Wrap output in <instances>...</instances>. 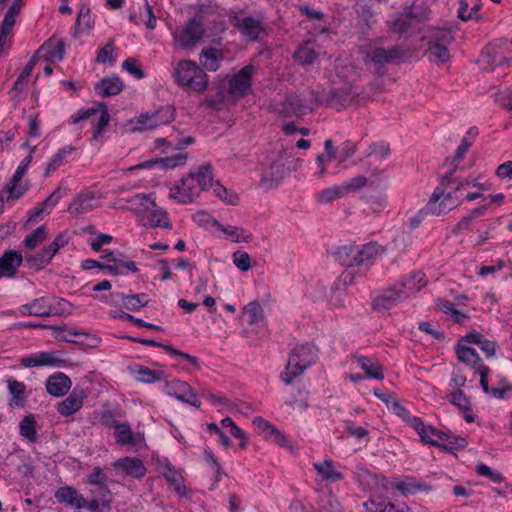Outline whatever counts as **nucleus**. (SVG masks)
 <instances>
[{"label": "nucleus", "mask_w": 512, "mask_h": 512, "mask_svg": "<svg viewBox=\"0 0 512 512\" xmlns=\"http://www.w3.org/2000/svg\"><path fill=\"white\" fill-rule=\"evenodd\" d=\"M213 186V173L210 164L198 167L181 179V185L171 190L170 197L177 199L180 203H192L200 193Z\"/></svg>", "instance_id": "nucleus-1"}, {"label": "nucleus", "mask_w": 512, "mask_h": 512, "mask_svg": "<svg viewBox=\"0 0 512 512\" xmlns=\"http://www.w3.org/2000/svg\"><path fill=\"white\" fill-rule=\"evenodd\" d=\"M319 106V95L314 91L305 94H290L283 100H275L270 110L282 117H300L310 113Z\"/></svg>", "instance_id": "nucleus-2"}, {"label": "nucleus", "mask_w": 512, "mask_h": 512, "mask_svg": "<svg viewBox=\"0 0 512 512\" xmlns=\"http://www.w3.org/2000/svg\"><path fill=\"white\" fill-rule=\"evenodd\" d=\"M317 359V350L313 344L305 343L297 345L289 354L285 370L280 374V379L286 385L292 384Z\"/></svg>", "instance_id": "nucleus-3"}, {"label": "nucleus", "mask_w": 512, "mask_h": 512, "mask_svg": "<svg viewBox=\"0 0 512 512\" xmlns=\"http://www.w3.org/2000/svg\"><path fill=\"white\" fill-rule=\"evenodd\" d=\"M174 77L178 85L190 91L202 93L208 86L207 74L190 60H183L177 64Z\"/></svg>", "instance_id": "nucleus-4"}, {"label": "nucleus", "mask_w": 512, "mask_h": 512, "mask_svg": "<svg viewBox=\"0 0 512 512\" xmlns=\"http://www.w3.org/2000/svg\"><path fill=\"white\" fill-rule=\"evenodd\" d=\"M286 153L282 150L269 153L262 164L261 184L266 188L278 185L288 173Z\"/></svg>", "instance_id": "nucleus-5"}, {"label": "nucleus", "mask_w": 512, "mask_h": 512, "mask_svg": "<svg viewBox=\"0 0 512 512\" xmlns=\"http://www.w3.org/2000/svg\"><path fill=\"white\" fill-rule=\"evenodd\" d=\"M91 119L93 124V140H98L110 121V115L106 110L105 103H99L96 107L81 109L78 115L72 120L74 124L80 121Z\"/></svg>", "instance_id": "nucleus-6"}, {"label": "nucleus", "mask_w": 512, "mask_h": 512, "mask_svg": "<svg viewBox=\"0 0 512 512\" xmlns=\"http://www.w3.org/2000/svg\"><path fill=\"white\" fill-rule=\"evenodd\" d=\"M175 110L172 106H164L151 113L141 114L136 120L134 130L143 131L167 124L174 119Z\"/></svg>", "instance_id": "nucleus-7"}, {"label": "nucleus", "mask_w": 512, "mask_h": 512, "mask_svg": "<svg viewBox=\"0 0 512 512\" xmlns=\"http://www.w3.org/2000/svg\"><path fill=\"white\" fill-rule=\"evenodd\" d=\"M406 56L405 51L398 45L393 46L390 49H384L377 47L371 49L367 54L365 61L374 64L379 68L390 63H399Z\"/></svg>", "instance_id": "nucleus-8"}, {"label": "nucleus", "mask_w": 512, "mask_h": 512, "mask_svg": "<svg viewBox=\"0 0 512 512\" xmlns=\"http://www.w3.org/2000/svg\"><path fill=\"white\" fill-rule=\"evenodd\" d=\"M252 64L244 66L229 81L228 93L233 97L245 96L251 88L252 76L255 72Z\"/></svg>", "instance_id": "nucleus-9"}, {"label": "nucleus", "mask_w": 512, "mask_h": 512, "mask_svg": "<svg viewBox=\"0 0 512 512\" xmlns=\"http://www.w3.org/2000/svg\"><path fill=\"white\" fill-rule=\"evenodd\" d=\"M407 299L406 291L400 290L395 284L385 289L380 295L376 296L371 303L372 309L377 312L390 310L398 303Z\"/></svg>", "instance_id": "nucleus-10"}, {"label": "nucleus", "mask_w": 512, "mask_h": 512, "mask_svg": "<svg viewBox=\"0 0 512 512\" xmlns=\"http://www.w3.org/2000/svg\"><path fill=\"white\" fill-rule=\"evenodd\" d=\"M356 94L347 87L332 88L326 94L319 96V105L340 109L350 105Z\"/></svg>", "instance_id": "nucleus-11"}, {"label": "nucleus", "mask_w": 512, "mask_h": 512, "mask_svg": "<svg viewBox=\"0 0 512 512\" xmlns=\"http://www.w3.org/2000/svg\"><path fill=\"white\" fill-rule=\"evenodd\" d=\"M166 393L169 396L175 397L177 400L192 405L196 408L201 406V402L198 400L191 386L180 380H173L166 383Z\"/></svg>", "instance_id": "nucleus-12"}, {"label": "nucleus", "mask_w": 512, "mask_h": 512, "mask_svg": "<svg viewBox=\"0 0 512 512\" xmlns=\"http://www.w3.org/2000/svg\"><path fill=\"white\" fill-rule=\"evenodd\" d=\"M407 421L410 424V426L413 427L418 432L423 442L437 446L446 451H451L452 448H448L447 446L438 443L436 440H433L430 437V435H436L439 439H446V433L432 426H425L422 420L416 416H410Z\"/></svg>", "instance_id": "nucleus-13"}, {"label": "nucleus", "mask_w": 512, "mask_h": 512, "mask_svg": "<svg viewBox=\"0 0 512 512\" xmlns=\"http://www.w3.org/2000/svg\"><path fill=\"white\" fill-rule=\"evenodd\" d=\"M204 33L205 29L202 24L192 18L184 26L181 34L177 38V41L184 48H192L202 39Z\"/></svg>", "instance_id": "nucleus-14"}, {"label": "nucleus", "mask_w": 512, "mask_h": 512, "mask_svg": "<svg viewBox=\"0 0 512 512\" xmlns=\"http://www.w3.org/2000/svg\"><path fill=\"white\" fill-rule=\"evenodd\" d=\"M235 26L248 41H260L266 35L263 23L253 17L238 19Z\"/></svg>", "instance_id": "nucleus-15"}, {"label": "nucleus", "mask_w": 512, "mask_h": 512, "mask_svg": "<svg viewBox=\"0 0 512 512\" xmlns=\"http://www.w3.org/2000/svg\"><path fill=\"white\" fill-rule=\"evenodd\" d=\"M96 192L85 190L79 193L70 203L68 212L71 214H85L97 207Z\"/></svg>", "instance_id": "nucleus-16"}, {"label": "nucleus", "mask_w": 512, "mask_h": 512, "mask_svg": "<svg viewBox=\"0 0 512 512\" xmlns=\"http://www.w3.org/2000/svg\"><path fill=\"white\" fill-rule=\"evenodd\" d=\"M443 194L444 189H442L441 187L435 188L426 207L421 209L415 216H413L410 219L409 226L411 229L417 228L419 224L423 221L424 216L426 214L431 213L433 215L439 216L444 212V209L440 208V206H437V202L441 199V196H443Z\"/></svg>", "instance_id": "nucleus-17"}, {"label": "nucleus", "mask_w": 512, "mask_h": 512, "mask_svg": "<svg viewBox=\"0 0 512 512\" xmlns=\"http://www.w3.org/2000/svg\"><path fill=\"white\" fill-rule=\"evenodd\" d=\"M85 397L83 389L74 388L71 394L58 404L57 411L62 416H70L81 409Z\"/></svg>", "instance_id": "nucleus-18"}, {"label": "nucleus", "mask_w": 512, "mask_h": 512, "mask_svg": "<svg viewBox=\"0 0 512 512\" xmlns=\"http://www.w3.org/2000/svg\"><path fill=\"white\" fill-rule=\"evenodd\" d=\"M72 382L70 378L61 372L49 376L46 380V390L54 397H61L70 390Z\"/></svg>", "instance_id": "nucleus-19"}, {"label": "nucleus", "mask_w": 512, "mask_h": 512, "mask_svg": "<svg viewBox=\"0 0 512 512\" xmlns=\"http://www.w3.org/2000/svg\"><path fill=\"white\" fill-rule=\"evenodd\" d=\"M55 498L60 502L76 509H82L87 505V499L84 498L77 489L71 486L59 488L55 492Z\"/></svg>", "instance_id": "nucleus-20"}, {"label": "nucleus", "mask_w": 512, "mask_h": 512, "mask_svg": "<svg viewBox=\"0 0 512 512\" xmlns=\"http://www.w3.org/2000/svg\"><path fill=\"white\" fill-rule=\"evenodd\" d=\"M23 262L21 253L14 250H7L0 257V278L12 277L16 273V269Z\"/></svg>", "instance_id": "nucleus-21"}, {"label": "nucleus", "mask_w": 512, "mask_h": 512, "mask_svg": "<svg viewBox=\"0 0 512 512\" xmlns=\"http://www.w3.org/2000/svg\"><path fill=\"white\" fill-rule=\"evenodd\" d=\"M141 222L144 226L148 227H162L170 228L171 223L168 219L167 213L158 207L154 202V207H149L148 211L141 217Z\"/></svg>", "instance_id": "nucleus-22"}, {"label": "nucleus", "mask_w": 512, "mask_h": 512, "mask_svg": "<svg viewBox=\"0 0 512 512\" xmlns=\"http://www.w3.org/2000/svg\"><path fill=\"white\" fill-rule=\"evenodd\" d=\"M426 284L427 280L425 278V274L421 271L412 272L401 281L395 283L400 290L406 291L407 298L411 294L418 292L421 288L426 286Z\"/></svg>", "instance_id": "nucleus-23"}, {"label": "nucleus", "mask_w": 512, "mask_h": 512, "mask_svg": "<svg viewBox=\"0 0 512 512\" xmlns=\"http://www.w3.org/2000/svg\"><path fill=\"white\" fill-rule=\"evenodd\" d=\"M114 466L118 469H121L127 475L141 478L146 473V467L141 459L135 457H124L118 459Z\"/></svg>", "instance_id": "nucleus-24"}, {"label": "nucleus", "mask_w": 512, "mask_h": 512, "mask_svg": "<svg viewBox=\"0 0 512 512\" xmlns=\"http://www.w3.org/2000/svg\"><path fill=\"white\" fill-rule=\"evenodd\" d=\"M64 362L57 356L56 352H42L35 357H26L21 360V364L28 368L44 365L60 366Z\"/></svg>", "instance_id": "nucleus-25"}, {"label": "nucleus", "mask_w": 512, "mask_h": 512, "mask_svg": "<svg viewBox=\"0 0 512 512\" xmlns=\"http://www.w3.org/2000/svg\"><path fill=\"white\" fill-rule=\"evenodd\" d=\"M52 46V39H48L43 43V45L38 49V51L33 55V57L26 63L23 71L17 78L16 82L14 83L13 89L14 90H22L28 83V80L30 78V75L36 65L37 62V54L39 51L44 49H49Z\"/></svg>", "instance_id": "nucleus-26"}, {"label": "nucleus", "mask_w": 512, "mask_h": 512, "mask_svg": "<svg viewBox=\"0 0 512 512\" xmlns=\"http://www.w3.org/2000/svg\"><path fill=\"white\" fill-rule=\"evenodd\" d=\"M337 158V148L334 147L331 139H327L324 142V152L317 156L316 163L318 166V171L316 172V176L318 178L324 177L327 173V164L332 160Z\"/></svg>", "instance_id": "nucleus-27"}, {"label": "nucleus", "mask_w": 512, "mask_h": 512, "mask_svg": "<svg viewBox=\"0 0 512 512\" xmlns=\"http://www.w3.org/2000/svg\"><path fill=\"white\" fill-rule=\"evenodd\" d=\"M123 87L119 77H105L95 85V91L103 97H109L119 94Z\"/></svg>", "instance_id": "nucleus-28"}, {"label": "nucleus", "mask_w": 512, "mask_h": 512, "mask_svg": "<svg viewBox=\"0 0 512 512\" xmlns=\"http://www.w3.org/2000/svg\"><path fill=\"white\" fill-rule=\"evenodd\" d=\"M48 302V297L33 299L31 302L21 305L19 312L23 316L47 317Z\"/></svg>", "instance_id": "nucleus-29"}, {"label": "nucleus", "mask_w": 512, "mask_h": 512, "mask_svg": "<svg viewBox=\"0 0 512 512\" xmlns=\"http://www.w3.org/2000/svg\"><path fill=\"white\" fill-rule=\"evenodd\" d=\"M26 171L27 170L25 169V166H18L13 177L3 188V192H7V201L12 199H19L25 193V189L21 186H18V183L21 181Z\"/></svg>", "instance_id": "nucleus-30"}, {"label": "nucleus", "mask_w": 512, "mask_h": 512, "mask_svg": "<svg viewBox=\"0 0 512 512\" xmlns=\"http://www.w3.org/2000/svg\"><path fill=\"white\" fill-rule=\"evenodd\" d=\"M455 350L458 360L462 363L471 366L475 371L481 366V358L474 348L458 343Z\"/></svg>", "instance_id": "nucleus-31"}, {"label": "nucleus", "mask_w": 512, "mask_h": 512, "mask_svg": "<svg viewBox=\"0 0 512 512\" xmlns=\"http://www.w3.org/2000/svg\"><path fill=\"white\" fill-rule=\"evenodd\" d=\"M506 61L504 56L498 54L494 48L487 47L481 53L478 63L482 70L492 71L496 65Z\"/></svg>", "instance_id": "nucleus-32"}, {"label": "nucleus", "mask_w": 512, "mask_h": 512, "mask_svg": "<svg viewBox=\"0 0 512 512\" xmlns=\"http://www.w3.org/2000/svg\"><path fill=\"white\" fill-rule=\"evenodd\" d=\"M127 203L130 204L128 209L135 212L138 216L142 217L146 211H148L149 207H154V199H152V194H136L127 200Z\"/></svg>", "instance_id": "nucleus-33"}, {"label": "nucleus", "mask_w": 512, "mask_h": 512, "mask_svg": "<svg viewBox=\"0 0 512 512\" xmlns=\"http://www.w3.org/2000/svg\"><path fill=\"white\" fill-rule=\"evenodd\" d=\"M356 362L360 368L365 372L366 378H372L376 380H383V368L380 364H374L372 360L365 356H356Z\"/></svg>", "instance_id": "nucleus-34"}, {"label": "nucleus", "mask_w": 512, "mask_h": 512, "mask_svg": "<svg viewBox=\"0 0 512 512\" xmlns=\"http://www.w3.org/2000/svg\"><path fill=\"white\" fill-rule=\"evenodd\" d=\"M187 155L183 153L176 154L171 157L156 158L154 160L146 161L139 165L141 168H150L156 164H161L164 169L174 168L179 165H183L186 162Z\"/></svg>", "instance_id": "nucleus-35"}, {"label": "nucleus", "mask_w": 512, "mask_h": 512, "mask_svg": "<svg viewBox=\"0 0 512 512\" xmlns=\"http://www.w3.org/2000/svg\"><path fill=\"white\" fill-rule=\"evenodd\" d=\"M404 11L415 22H424L429 19L431 14L430 8L424 1H415L411 6L405 7Z\"/></svg>", "instance_id": "nucleus-36"}, {"label": "nucleus", "mask_w": 512, "mask_h": 512, "mask_svg": "<svg viewBox=\"0 0 512 512\" xmlns=\"http://www.w3.org/2000/svg\"><path fill=\"white\" fill-rule=\"evenodd\" d=\"M357 245H344L337 251V257L342 265L347 267L359 266Z\"/></svg>", "instance_id": "nucleus-37"}, {"label": "nucleus", "mask_w": 512, "mask_h": 512, "mask_svg": "<svg viewBox=\"0 0 512 512\" xmlns=\"http://www.w3.org/2000/svg\"><path fill=\"white\" fill-rule=\"evenodd\" d=\"M318 57L314 49V43L307 41L300 45L294 52V59L300 64H312Z\"/></svg>", "instance_id": "nucleus-38"}, {"label": "nucleus", "mask_w": 512, "mask_h": 512, "mask_svg": "<svg viewBox=\"0 0 512 512\" xmlns=\"http://www.w3.org/2000/svg\"><path fill=\"white\" fill-rule=\"evenodd\" d=\"M60 198V189H56L43 202H41L38 206L31 210L29 215V221H35L45 211L51 210L53 207H55Z\"/></svg>", "instance_id": "nucleus-39"}, {"label": "nucleus", "mask_w": 512, "mask_h": 512, "mask_svg": "<svg viewBox=\"0 0 512 512\" xmlns=\"http://www.w3.org/2000/svg\"><path fill=\"white\" fill-rule=\"evenodd\" d=\"M448 44H432L428 43L426 55L429 60L435 63H445L450 58V53L447 48Z\"/></svg>", "instance_id": "nucleus-40"}, {"label": "nucleus", "mask_w": 512, "mask_h": 512, "mask_svg": "<svg viewBox=\"0 0 512 512\" xmlns=\"http://www.w3.org/2000/svg\"><path fill=\"white\" fill-rule=\"evenodd\" d=\"M389 30L392 33L403 34L406 33L410 27L412 26V20L407 15L405 11L402 13H397L394 17L388 22Z\"/></svg>", "instance_id": "nucleus-41"}, {"label": "nucleus", "mask_w": 512, "mask_h": 512, "mask_svg": "<svg viewBox=\"0 0 512 512\" xmlns=\"http://www.w3.org/2000/svg\"><path fill=\"white\" fill-rule=\"evenodd\" d=\"M315 470L326 480L339 481L344 478L343 473L334 469L331 460H324L321 463L313 464Z\"/></svg>", "instance_id": "nucleus-42"}, {"label": "nucleus", "mask_w": 512, "mask_h": 512, "mask_svg": "<svg viewBox=\"0 0 512 512\" xmlns=\"http://www.w3.org/2000/svg\"><path fill=\"white\" fill-rule=\"evenodd\" d=\"M51 260L52 259L49 257L45 249H42L35 254H27L24 257V261L27 267L34 270H41L45 268L51 262Z\"/></svg>", "instance_id": "nucleus-43"}, {"label": "nucleus", "mask_w": 512, "mask_h": 512, "mask_svg": "<svg viewBox=\"0 0 512 512\" xmlns=\"http://www.w3.org/2000/svg\"><path fill=\"white\" fill-rule=\"evenodd\" d=\"M115 438H116V442L122 446H124V445L134 446L137 443L134 433L132 432L131 427L128 423L119 424L115 428Z\"/></svg>", "instance_id": "nucleus-44"}, {"label": "nucleus", "mask_w": 512, "mask_h": 512, "mask_svg": "<svg viewBox=\"0 0 512 512\" xmlns=\"http://www.w3.org/2000/svg\"><path fill=\"white\" fill-rule=\"evenodd\" d=\"M8 389L12 394L10 406H22L25 402V385L14 379L8 380Z\"/></svg>", "instance_id": "nucleus-45"}, {"label": "nucleus", "mask_w": 512, "mask_h": 512, "mask_svg": "<svg viewBox=\"0 0 512 512\" xmlns=\"http://www.w3.org/2000/svg\"><path fill=\"white\" fill-rule=\"evenodd\" d=\"M132 373L136 375L137 380L143 383H154L161 380L162 372H157L148 367L136 365L132 368Z\"/></svg>", "instance_id": "nucleus-46"}, {"label": "nucleus", "mask_w": 512, "mask_h": 512, "mask_svg": "<svg viewBox=\"0 0 512 512\" xmlns=\"http://www.w3.org/2000/svg\"><path fill=\"white\" fill-rule=\"evenodd\" d=\"M35 419L33 415L25 416L19 425L20 435L30 442L34 443L37 441V433L35 430Z\"/></svg>", "instance_id": "nucleus-47"}, {"label": "nucleus", "mask_w": 512, "mask_h": 512, "mask_svg": "<svg viewBox=\"0 0 512 512\" xmlns=\"http://www.w3.org/2000/svg\"><path fill=\"white\" fill-rule=\"evenodd\" d=\"M55 304L48 302L47 317L49 316H68L71 314L72 304L63 298H53Z\"/></svg>", "instance_id": "nucleus-48"}, {"label": "nucleus", "mask_w": 512, "mask_h": 512, "mask_svg": "<svg viewBox=\"0 0 512 512\" xmlns=\"http://www.w3.org/2000/svg\"><path fill=\"white\" fill-rule=\"evenodd\" d=\"M428 43L432 44H451L454 41L452 31L447 28H434L431 34L427 36Z\"/></svg>", "instance_id": "nucleus-49"}, {"label": "nucleus", "mask_w": 512, "mask_h": 512, "mask_svg": "<svg viewBox=\"0 0 512 512\" xmlns=\"http://www.w3.org/2000/svg\"><path fill=\"white\" fill-rule=\"evenodd\" d=\"M120 296L123 300L124 306L127 309L133 310V311H137L140 308L147 306L149 303L147 295L144 293L134 294V295L121 294Z\"/></svg>", "instance_id": "nucleus-50"}, {"label": "nucleus", "mask_w": 512, "mask_h": 512, "mask_svg": "<svg viewBox=\"0 0 512 512\" xmlns=\"http://www.w3.org/2000/svg\"><path fill=\"white\" fill-rule=\"evenodd\" d=\"M357 248H358V252H359V254H358L359 265L365 263L368 260L375 258L380 251V246L377 243H373V242L367 243L364 245H357Z\"/></svg>", "instance_id": "nucleus-51"}, {"label": "nucleus", "mask_w": 512, "mask_h": 512, "mask_svg": "<svg viewBox=\"0 0 512 512\" xmlns=\"http://www.w3.org/2000/svg\"><path fill=\"white\" fill-rule=\"evenodd\" d=\"M75 150L76 148L72 145L60 149L51 159V161L47 164L45 176H48L51 172L55 171L62 164L65 157Z\"/></svg>", "instance_id": "nucleus-52"}, {"label": "nucleus", "mask_w": 512, "mask_h": 512, "mask_svg": "<svg viewBox=\"0 0 512 512\" xmlns=\"http://www.w3.org/2000/svg\"><path fill=\"white\" fill-rule=\"evenodd\" d=\"M346 195L345 188L341 186L326 188L322 190L318 196L317 200L320 203H331L332 201L342 198Z\"/></svg>", "instance_id": "nucleus-53"}, {"label": "nucleus", "mask_w": 512, "mask_h": 512, "mask_svg": "<svg viewBox=\"0 0 512 512\" xmlns=\"http://www.w3.org/2000/svg\"><path fill=\"white\" fill-rule=\"evenodd\" d=\"M201 57L204 58L202 65L205 69L209 71H217L220 67L219 60L220 58L217 56V50L215 48H206L201 52Z\"/></svg>", "instance_id": "nucleus-54"}, {"label": "nucleus", "mask_w": 512, "mask_h": 512, "mask_svg": "<svg viewBox=\"0 0 512 512\" xmlns=\"http://www.w3.org/2000/svg\"><path fill=\"white\" fill-rule=\"evenodd\" d=\"M91 497L95 499H99L101 501V505L103 508H106L107 510L110 509L111 504V497H110V490L107 487L106 483L95 485L91 490Z\"/></svg>", "instance_id": "nucleus-55"}, {"label": "nucleus", "mask_w": 512, "mask_h": 512, "mask_svg": "<svg viewBox=\"0 0 512 512\" xmlns=\"http://www.w3.org/2000/svg\"><path fill=\"white\" fill-rule=\"evenodd\" d=\"M164 477L167 480V482L173 486L174 490L180 494H185V486L183 485V477L176 472L172 468H167V471L164 473Z\"/></svg>", "instance_id": "nucleus-56"}, {"label": "nucleus", "mask_w": 512, "mask_h": 512, "mask_svg": "<svg viewBox=\"0 0 512 512\" xmlns=\"http://www.w3.org/2000/svg\"><path fill=\"white\" fill-rule=\"evenodd\" d=\"M213 189L215 195L224 201L227 204L230 205H237L239 203V197L234 192L229 191L227 188L222 186L220 183L213 184Z\"/></svg>", "instance_id": "nucleus-57"}, {"label": "nucleus", "mask_w": 512, "mask_h": 512, "mask_svg": "<svg viewBox=\"0 0 512 512\" xmlns=\"http://www.w3.org/2000/svg\"><path fill=\"white\" fill-rule=\"evenodd\" d=\"M47 237V231L44 226L38 227L32 233L27 235L24 240V244L27 248L33 249L40 243H42Z\"/></svg>", "instance_id": "nucleus-58"}, {"label": "nucleus", "mask_w": 512, "mask_h": 512, "mask_svg": "<svg viewBox=\"0 0 512 512\" xmlns=\"http://www.w3.org/2000/svg\"><path fill=\"white\" fill-rule=\"evenodd\" d=\"M245 314H247L248 322L251 325L258 323L264 318V310L256 301L250 302L245 307Z\"/></svg>", "instance_id": "nucleus-59"}, {"label": "nucleus", "mask_w": 512, "mask_h": 512, "mask_svg": "<svg viewBox=\"0 0 512 512\" xmlns=\"http://www.w3.org/2000/svg\"><path fill=\"white\" fill-rule=\"evenodd\" d=\"M81 267L84 269V270H90V269H93V268H99V269H102V270H105L113 275H118L120 272H119V268L118 266L116 265H109V264H103L99 261H96V260H92V259H86L82 262L81 264Z\"/></svg>", "instance_id": "nucleus-60"}, {"label": "nucleus", "mask_w": 512, "mask_h": 512, "mask_svg": "<svg viewBox=\"0 0 512 512\" xmlns=\"http://www.w3.org/2000/svg\"><path fill=\"white\" fill-rule=\"evenodd\" d=\"M19 13L14 8H8L1 25L3 37H7L11 33Z\"/></svg>", "instance_id": "nucleus-61"}, {"label": "nucleus", "mask_w": 512, "mask_h": 512, "mask_svg": "<svg viewBox=\"0 0 512 512\" xmlns=\"http://www.w3.org/2000/svg\"><path fill=\"white\" fill-rule=\"evenodd\" d=\"M233 263L243 272H246L251 268V258L247 252L236 251L233 254Z\"/></svg>", "instance_id": "nucleus-62"}, {"label": "nucleus", "mask_w": 512, "mask_h": 512, "mask_svg": "<svg viewBox=\"0 0 512 512\" xmlns=\"http://www.w3.org/2000/svg\"><path fill=\"white\" fill-rule=\"evenodd\" d=\"M450 401L461 410H470V401L461 390H456L451 393Z\"/></svg>", "instance_id": "nucleus-63"}, {"label": "nucleus", "mask_w": 512, "mask_h": 512, "mask_svg": "<svg viewBox=\"0 0 512 512\" xmlns=\"http://www.w3.org/2000/svg\"><path fill=\"white\" fill-rule=\"evenodd\" d=\"M122 67L131 75L135 76L137 79L144 78L145 74L142 68L138 65V62L134 58H127Z\"/></svg>", "instance_id": "nucleus-64"}]
</instances>
